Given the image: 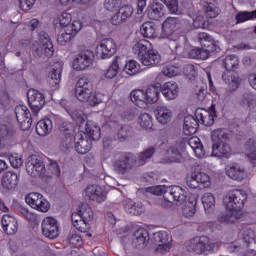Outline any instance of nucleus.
<instances>
[{"mask_svg":"<svg viewBox=\"0 0 256 256\" xmlns=\"http://www.w3.org/2000/svg\"><path fill=\"white\" fill-rule=\"evenodd\" d=\"M186 185L190 189H205V187L211 185V177L205 172H194L187 177Z\"/></svg>","mask_w":256,"mask_h":256,"instance_id":"8","label":"nucleus"},{"mask_svg":"<svg viewBox=\"0 0 256 256\" xmlns=\"http://www.w3.org/2000/svg\"><path fill=\"white\" fill-rule=\"evenodd\" d=\"M79 216L80 223H82V225H87L89 222L93 221L95 214L89 204L84 203L80 206Z\"/></svg>","mask_w":256,"mask_h":256,"instance_id":"27","label":"nucleus"},{"mask_svg":"<svg viewBox=\"0 0 256 256\" xmlns=\"http://www.w3.org/2000/svg\"><path fill=\"white\" fill-rule=\"evenodd\" d=\"M74 143H75V149L77 153H79L80 155H85L89 153V151H91V142H89V140L87 139H83V137L78 138L77 142H75V138H74L73 144Z\"/></svg>","mask_w":256,"mask_h":256,"instance_id":"38","label":"nucleus"},{"mask_svg":"<svg viewBox=\"0 0 256 256\" xmlns=\"http://www.w3.org/2000/svg\"><path fill=\"white\" fill-rule=\"evenodd\" d=\"M133 243H135L139 249H145L147 243H149V231L143 228L136 230L134 232Z\"/></svg>","mask_w":256,"mask_h":256,"instance_id":"24","label":"nucleus"},{"mask_svg":"<svg viewBox=\"0 0 256 256\" xmlns=\"http://www.w3.org/2000/svg\"><path fill=\"white\" fill-rule=\"evenodd\" d=\"M91 95H93V89H75V96L78 99V101H81L82 103H87L91 99Z\"/></svg>","mask_w":256,"mask_h":256,"instance_id":"48","label":"nucleus"},{"mask_svg":"<svg viewBox=\"0 0 256 256\" xmlns=\"http://www.w3.org/2000/svg\"><path fill=\"white\" fill-rule=\"evenodd\" d=\"M11 137H13V129L7 125H0V149L5 148L7 139H11Z\"/></svg>","mask_w":256,"mask_h":256,"instance_id":"44","label":"nucleus"},{"mask_svg":"<svg viewBox=\"0 0 256 256\" xmlns=\"http://www.w3.org/2000/svg\"><path fill=\"white\" fill-rule=\"evenodd\" d=\"M25 201L27 205H29L32 209H36V211H41L42 213H47L51 207L49 201H47V199H45L42 194L37 192L28 194L25 198Z\"/></svg>","mask_w":256,"mask_h":256,"instance_id":"7","label":"nucleus"},{"mask_svg":"<svg viewBox=\"0 0 256 256\" xmlns=\"http://www.w3.org/2000/svg\"><path fill=\"white\" fill-rule=\"evenodd\" d=\"M164 199L172 205H183L187 201V196L180 186H169L164 192Z\"/></svg>","mask_w":256,"mask_h":256,"instance_id":"9","label":"nucleus"},{"mask_svg":"<svg viewBox=\"0 0 256 256\" xmlns=\"http://www.w3.org/2000/svg\"><path fill=\"white\" fill-rule=\"evenodd\" d=\"M117 53V44L113 38H104L96 46V55L100 59H109Z\"/></svg>","mask_w":256,"mask_h":256,"instance_id":"6","label":"nucleus"},{"mask_svg":"<svg viewBox=\"0 0 256 256\" xmlns=\"http://www.w3.org/2000/svg\"><path fill=\"white\" fill-rule=\"evenodd\" d=\"M199 129V120L197 116L188 115L184 118L183 132L186 135H195Z\"/></svg>","mask_w":256,"mask_h":256,"instance_id":"23","label":"nucleus"},{"mask_svg":"<svg viewBox=\"0 0 256 256\" xmlns=\"http://www.w3.org/2000/svg\"><path fill=\"white\" fill-rule=\"evenodd\" d=\"M165 15V6L161 2H155L150 6L149 17L154 21L161 19Z\"/></svg>","mask_w":256,"mask_h":256,"instance_id":"34","label":"nucleus"},{"mask_svg":"<svg viewBox=\"0 0 256 256\" xmlns=\"http://www.w3.org/2000/svg\"><path fill=\"white\" fill-rule=\"evenodd\" d=\"M226 175L234 181H243L245 178V169L237 166H231L227 171Z\"/></svg>","mask_w":256,"mask_h":256,"instance_id":"39","label":"nucleus"},{"mask_svg":"<svg viewBox=\"0 0 256 256\" xmlns=\"http://www.w3.org/2000/svg\"><path fill=\"white\" fill-rule=\"evenodd\" d=\"M131 137V128L129 126H121L117 133V139L120 143L127 141Z\"/></svg>","mask_w":256,"mask_h":256,"instance_id":"56","label":"nucleus"},{"mask_svg":"<svg viewBox=\"0 0 256 256\" xmlns=\"http://www.w3.org/2000/svg\"><path fill=\"white\" fill-rule=\"evenodd\" d=\"M81 29H83V24L81 21H73L72 23L64 26L62 28V32L73 38Z\"/></svg>","mask_w":256,"mask_h":256,"instance_id":"42","label":"nucleus"},{"mask_svg":"<svg viewBox=\"0 0 256 256\" xmlns=\"http://www.w3.org/2000/svg\"><path fill=\"white\" fill-rule=\"evenodd\" d=\"M75 89H80L82 91L86 89H93V83L87 77L82 76L78 79Z\"/></svg>","mask_w":256,"mask_h":256,"instance_id":"58","label":"nucleus"},{"mask_svg":"<svg viewBox=\"0 0 256 256\" xmlns=\"http://www.w3.org/2000/svg\"><path fill=\"white\" fill-rule=\"evenodd\" d=\"M15 115L22 131H28V129H31V125H33V118L31 117V112L27 106H16Z\"/></svg>","mask_w":256,"mask_h":256,"instance_id":"10","label":"nucleus"},{"mask_svg":"<svg viewBox=\"0 0 256 256\" xmlns=\"http://www.w3.org/2000/svg\"><path fill=\"white\" fill-rule=\"evenodd\" d=\"M188 145L189 147H191V149H193L198 159H202V157H205V148L203 147V144L201 143V139H199V137H191L188 140Z\"/></svg>","mask_w":256,"mask_h":256,"instance_id":"33","label":"nucleus"},{"mask_svg":"<svg viewBox=\"0 0 256 256\" xmlns=\"http://www.w3.org/2000/svg\"><path fill=\"white\" fill-rule=\"evenodd\" d=\"M203 12L208 19H215L219 15V7H217V1L215 0H203Z\"/></svg>","mask_w":256,"mask_h":256,"instance_id":"26","label":"nucleus"},{"mask_svg":"<svg viewBox=\"0 0 256 256\" xmlns=\"http://www.w3.org/2000/svg\"><path fill=\"white\" fill-rule=\"evenodd\" d=\"M163 23L175 33L179 29V25H181V20L178 17H168Z\"/></svg>","mask_w":256,"mask_h":256,"instance_id":"62","label":"nucleus"},{"mask_svg":"<svg viewBox=\"0 0 256 256\" xmlns=\"http://www.w3.org/2000/svg\"><path fill=\"white\" fill-rule=\"evenodd\" d=\"M1 223L6 235H15V233H17V219H15V217L5 214L2 216Z\"/></svg>","mask_w":256,"mask_h":256,"instance_id":"22","label":"nucleus"},{"mask_svg":"<svg viewBox=\"0 0 256 256\" xmlns=\"http://www.w3.org/2000/svg\"><path fill=\"white\" fill-rule=\"evenodd\" d=\"M40 41L41 44L38 48L34 50V55L36 57H53V53H55V49L53 48V42L49 38V34L47 32L40 33Z\"/></svg>","mask_w":256,"mask_h":256,"instance_id":"11","label":"nucleus"},{"mask_svg":"<svg viewBox=\"0 0 256 256\" xmlns=\"http://www.w3.org/2000/svg\"><path fill=\"white\" fill-rule=\"evenodd\" d=\"M154 245H161L163 243H167L169 241V234L165 231L155 232L151 239Z\"/></svg>","mask_w":256,"mask_h":256,"instance_id":"51","label":"nucleus"},{"mask_svg":"<svg viewBox=\"0 0 256 256\" xmlns=\"http://www.w3.org/2000/svg\"><path fill=\"white\" fill-rule=\"evenodd\" d=\"M156 119L161 125H167L171 121V110L167 109V107L158 108Z\"/></svg>","mask_w":256,"mask_h":256,"instance_id":"43","label":"nucleus"},{"mask_svg":"<svg viewBox=\"0 0 256 256\" xmlns=\"http://www.w3.org/2000/svg\"><path fill=\"white\" fill-rule=\"evenodd\" d=\"M187 249L196 255H201L207 251H213V245L209 243V237L196 236L189 241Z\"/></svg>","mask_w":256,"mask_h":256,"instance_id":"5","label":"nucleus"},{"mask_svg":"<svg viewBox=\"0 0 256 256\" xmlns=\"http://www.w3.org/2000/svg\"><path fill=\"white\" fill-rule=\"evenodd\" d=\"M228 131L225 133V141L229 139H239L237 133H239V119L234 118L231 123L228 124Z\"/></svg>","mask_w":256,"mask_h":256,"instance_id":"41","label":"nucleus"},{"mask_svg":"<svg viewBox=\"0 0 256 256\" xmlns=\"http://www.w3.org/2000/svg\"><path fill=\"white\" fill-rule=\"evenodd\" d=\"M198 41L201 45V48L206 51L208 55L209 53H217L219 51V46H217L215 40H213V37L205 32L198 34Z\"/></svg>","mask_w":256,"mask_h":256,"instance_id":"17","label":"nucleus"},{"mask_svg":"<svg viewBox=\"0 0 256 256\" xmlns=\"http://www.w3.org/2000/svg\"><path fill=\"white\" fill-rule=\"evenodd\" d=\"M85 133L92 141H99L101 139V128L93 123H86Z\"/></svg>","mask_w":256,"mask_h":256,"instance_id":"37","label":"nucleus"},{"mask_svg":"<svg viewBox=\"0 0 256 256\" xmlns=\"http://www.w3.org/2000/svg\"><path fill=\"white\" fill-rule=\"evenodd\" d=\"M138 123L143 129H151L153 127V118L149 114L144 113L140 115Z\"/></svg>","mask_w":256,"mask_h":256,"instance_id":"54","label":"nucleus"},{"mask_svg":"<svg viewBox=\"0 0 256 256\" xmlns=\"http://www.w3.org/2000/svg\"><path fill=\"white\" fill-rule=\"evenodd\" d=\"M244 151L251 164L256 167V140L250 138L244 144Z\"/></svg>","mask_w":256,"mask_h":256,"instance_id":"29","label":"nucleus"},{"mask_svg":"<svg viewBox=\"0 0 256 256\" xmlns=\"http://www.w3.org/2000/svg\"><path fill=\"white\" fill-rule=\"evenodd\" d=\"M26 171L31 177H51V175H59V165L52 162L45 168V163L37 155L29 156L26 160Z\"/></svg>","mask_w":256,"mask_h":256,"instance_id":"2","label":"nucleus"},{"mask_svg":"<svg viewBox=\"0 0 256 256\" xmlns=\"http://www.w3.org/2000/svg\"><path fill=\"white\" fill-rule=\"evenodd\" d=\"M161 95V89L157 86H150L146 89V103H157Z\"/></svg>","mask_w":256,"mask_h":256,"instance_id":"40","label":"nucleus"},{"mask_svg":"<svg viewBox=\"0 0 256 256\" xmlns=\"http://www.w3.org/2000/svg\"><path fill=\"white\" fill-rule=\"evenodd\" d=\"M155 146H150L146 148L144 151L138 153L135 155V161L137 167H141V165H145L153 155H155Z\"/></svg>","mask_w":256,"mask_h":256,"instance_id":"28","label":"nucleus"},{"mask_svg":"<svg viewBox=\"0 0 256 256\" xmlns=\"http://www.w3.org/2000/svg\"><path fill=\"white\" fill-rule=\"evenodd\" d=\"M61 73H63V67L60 64L56 65L52 68V70L48 73L47 81L51 87H56L61 83Z\"/></svg>","mask_w":256,"mask_h":256,"instance_id":"32","label":"nucleus"},{"mask_svg":"<svg viewBox=\"0 0 256 256\" xmlns=\"http://www.w3.org/2000/svg\"><path fill=\"white\" fill-rule=\"evenodd\" d=\"M213 143H225V129L218 128L212 132Z\"/></svg>","mask_w":256,"mask_h":256,"instance_id":"60","label":"nucleus"},{"mask_svg":"<svg viewBox=\"0 0 256 256\" xmlns=\"http://www.w3.org/2000/svg\"><path fill=\"white\" fill-rule=\"evenodd\" d=\"M135 167H138L135 154L131 152L124 153L112 163V169L117 175H127V173H131Z\"/></svg>","mask_w":256,"mask_h":256,"instance_id":"4","label":"nucleus"},{"mask_svg":"<svg viewBox=\"0 0 256 256\" xmlns=\"http://www.w3.org/2000/svg\"><path fill=\"white\" fill-rule=\"evenodd\" d=\"M93 59H95L93 51L83 50L76 56L73 63V68L76 71H85L87 67H91V65H93Z\"/></svg>","mask_w":256,"mask_h":256,"instance_id":"14","label":"nucleus"},{"mask_svg":"<svg viewBox=\"0 0 256 256\" xmlns=\"http://www.w3.org/2000/svg\"><path fill=\"white\" fill-rule=\"evenodd\" d=\"M53 129V122L51 119H43L36 124V133L40 137H46Z\"/></svg>","mask_w":256,"mask_h":256,"instance_id":"31","label":"nucleus"},{"mask_svg":"<svg viewBox=\"0 0 256 256\" xmlns=\"http://www.w3.org/2000/svg\"><path fill=\"white\" fill-rule=\"evenodd\" d=\"M151 49V43L149 40L141 39L136 42L132 48L134 55H137L138 59H141Z\"/></svg>","mask_w":256,"mask_h":256,"instance_id":"30","label":"nucleus"},{"mask_svg":"<svg viewBox=\"0 0 256 256\" xmlns=\"http://www.w3.org/2000/svg\"><path fill=\"white\" fill-rule=\"evenodd\" d=\"M195 117L198 120V123H201V125H204L205 127H211V125L215 123V116H213V113L203 108L196 109Z\"/></svg>","mask_w":256,"mask_h":256,"instance_id":"20","label":"nucleus"},{"mask_svg":"<svg viewBox=\"0 0 256 256\" xmlns=\"http://www.w3.org/2000/svg\"><path fill=\"white\" fill-rule=\"evenodd\" d=\"M239 69V58L236 55H228L225 58V70L227 71L226 78V91L233 93L239 89L241 79L239 73L235 72Z\"/></svg>","mask_w":256,"mask_h":256,"instance_id":"3","label":"nucleus"},{"mask_svg":"<svg viewBox=\"0 0 256 256\" xmlns=\"http://www.w3.org/2000/svg\"><path fill=\"white\" fill-rule=\"evenodd\" d=\"M184 203L185 204L182 208V215H184L186 218L193 217L197 211V199L189 198L188 201L186 200Z\"/></svg>","mask_w":256,"mask_h":256,"instance_id":"35","label":"nucleus"},{"mask_svg":"<svg viewBox=\"0 0 256 256\" xmlns=\"http://www.w3.org/2000/svg\"><path fill=\"white\" fill-rule=\"evenodd\" d=\"M133 15V7L130 5L120 6L118 11L111 17L110 23L112 25H121V23H125L127 19Z\"/></svg>","mask_w":256,"mask_h":256,"instance_id":"16","label":"nucleus"},{"mask_svg":"<svg viewBox=\"0 0 256 256\" xmlns=\"http://www.w3.org/2000/svg\"><path fill=\"white\" fill-rule=\"evenodd\" d=\"M121 59V57L117 56L111 66L107 69L106 73H105V77L107 79H115V77H117V74L119 73V60Z\"/></svg>","mask_w":256,"mask_h":256,"instance_id":"45","label":"nucleus"},{"mask_svg":"<svg viewBox=\"0 0 256 256\" xmlns=\"http://www.w3.org/2000/svg\"><path fill=\"white\" fill-rule=\"evenodd\" d=\"M188 56L190 57V59H202L203 61L205 59H209V54L207 53V51H204L202 48L191 49L188 52Z\"/></svg>","mask_w":256,"mask_h":256,"instance_id":"50","label":"nucleus"},{"mask_svg":"<svg viewBox=\"0 0 256 256\" xmlns=\"http://www.w3.org/2000/svg\"><path fill=\"white\" fill-rule=\"evenodd\" d=\"M42 235L47 239H57L59 237V223L53 217H46L41 225Z\"/></svg>","mask_w":256,"mask_h":256,"instance_id":"12","label":"nucleus"},{"mask_svg":"<svg viewBox=\"0 0 256 256\" xmlns=\"http://www.w3.org/2000/svg\"><path fill=\"white\" fill-rule=\"evenodd\" d=\"M17 185H19V176L17 173L8 171L4 173L2 177V187L7 191H13L17 189Z\"/></svg>","mask_w":256,"mask_h":256,"instance_id":"18","label":"nucleus"},{"mask_svg":"<svg viewBox=\"0 0 256 256\" xmlns=\"http://www.w3.org/2000/svg\"><path fill=\"white\" fill-rule=\"evenodd\" d=\"M60 131L66 137V148L71 149V147H73V143H75V137L73 136V124L69 122H63L60 126Z\"/></svg>","mask_w":256,"mask_h":256,"instance_id":"25","label":"nucleus"},{"mask_svg":"<svg viewBox=\"0 0 256 256\" xmlns=\"http://www.w3.org/2000/svg\"><path fill=\"white\" fill-rule=\"evenodd\" d=\"M212 155L218 159L225 157V142L213 143Z\"/></svg>","mask_w":256,"mask_h":256,"instance_id":"52","label":"nucleus"},{"mask_svg":"<svg viewBox=\"0 0 256 256\" xmlns=\"http://www.w3.org/2000/svg\"><path fill=\"white\" fill-rule=\"evenodd\" d=\"M242 239L247 246L251 245V243L255 242V231L251 228L243 230Z\"/></svg>","mask_w":256,"mask_h":256,"instance_id":"59","label":"nucleus"},{"mask_svg":"<svg viewBox=\"0 0 256 256\" xmlns=\"http://www.w3.org/2000/svg\"><path fill=\"white\" fill-rule=\"evenodd\" d=\"M143 211H145V209L141 202L130 203V207L128 208V213H130V215H141Z\"/></svg>","mask_w":256,"mask_h":256,"instance_id":"61","label":"nucleus"},{"mask_svg":"<svg viewBox=\"0 0 256 256\" xmlns=\"http://www.w3.org/2000/svg\"><path fill=\"white\" fill-rule=\"evenodd\" d=\"M202 204L204 205L205 211L211 213V211H213V207H215V196L211 193H205L202 196Z\"/></svg>","mask_w":256,"mask_h":256,"instance_id":"46","label":"nucleus"},{"mask_svg":"<svg viewBox=\"0 0 256 256\" xmlns=\"http://www.w3.org/2000/svg\"><path fill=\"white\" fill-rule=\"evenodd\" d=\"M139 61H141L142 65H145L146 67H154V65H159L161 55H159L158 51L150 48L146 54L139 58Z\"/></svg>","mask_w":256,"mask_h":256,"instance_id":"21","label":"nucleus"},{"mask_svg":"<svg viewBox=\"0 0 256 256\" xmlns=\"http://www.w3.org/2000/svg\"><path fill=\"white\" fill-rule=\"evenodd\" d=\"M27 99L29 107L35 114L39 113L42 107H45V95L36 89L28 90Z\"/></svg>","mask_w":256,"mask_h":256,"instance_id":"13","label":"nucleus"},{"mask_svg":"<svg viewBox=\"0 0 256 256\" xmlns=\"http://www.w3.org/2000/svg\"><path fill=\"white\" fill-rule=\"evenodd\" d=\"M140 31L143 37H147L148 39H153L154 37H157V26L153 22L143 23Z\"/></svg>","mask_w":256,"mask_h":256,"instance_id":"36","label":"nucleus"},{"mask_svg":"<svg viewBox=\"0 0 256 256\" xmlns=\"http://www.w3.org/2000/svg\"><path fill=\"white\" fill-rule=\"evenodd\" d=\"M226 199L228 202L226 203L225 223H237L243 217L241 210L245 207L247 192L239 189L230 190L226 194Z\"/></svg>","mask_w":256,"mask_h":256,"instance_id":"1","label":"nucleus"},{"mask_svg":"<svg viewBox=\"0 0 256 256\" xmlns=\"http://www.w3.org/2000/svg\"><path fill=\"white\" fill-rule=\"evenodd\" d=\"M121 8V0H105L104 1V9L113 13L115 11H119Z\"/></svg>","mask_w":256,"mask_h":256,"instance_id":"55","label":"nucleus"},{"mask_svg":"<svg viewBox=\"0 0 256 256\" xmlns=\"http://www.w3.org/2000/svg\"><path fill=\"white\" fill-rule=\"evenodd\" d=\"M70 117L79 126L83 125V123L87 121V116H85V113L83 112V110H73L72 112H70Z\"/></svg>","mask_w":256,"mask_h":256,"instance_id":"53","label":"nucleus"},{"mask_svg":"<svg viewBox=\"0 0 256 256\" xmlns=\"http://www.w3.org/2000/svg\"><path fill=\"white\" fill-rule=\"evenodd\" d=\"M130 99L132 103L135 105H139L140 103H146V92L143 90H133L130 93Z\"/></svg>","mask_w":256,"mask_h":256,"instance_id":"47","label":"nucleus"},{"mask_svg":"<svg viewBox=\"0 0 256 256\" xmlns=\"http://www.w3.org/2000/svg\"><path fill=\"white\" fill-rule=\"evenodd\" d=\"M140 69H141V66L135 60L128 61L124 67V71L127 73V75H131V76L137 75Z\"/></svg>","mask_w":256,"mask_h":256,"instance_id":"49","label":"nucleus"},{"mask_svg":"<svg viewBox=\"0 0 256 256\" xmlns=\"http://www.w3.org/2000/svg\"><path fill=\"white\" fill-rule=\"evenodd\" d=\"M160 91L167 101H173L179 95V86L176 82H166L160 87Z\"/></svg>","mask_w":256,"mask_h":256,"instance_id":"19","label":"nucleus"},{"mask_svg":"<svg viewBox=\"0 0 256 256\" xmlns=\"http://www.w3.org/2000/svg\"><path fill=\"white\" fill-rule=\"evenodd\" d=\"M85 197L89 201H96V203H103L107 199V192L97 185L87 186L85 189Z\"/></svg>","mask_w":256,"mask_h":256,"instance_id":"15","label":"nucleus"},{"mask_svg":"<svg viewBox=\"0 0 256 256\" xmlns=\"http://www.w3.org/2000/svg\"><path fill=\"white\" fill-rule=\"evenodd\" d=\"M68 243L72 245V247H81L83 245V238L79 234H69Z\"/></svg>","mask_w":256,"mask_h":256,"instance_id":"64","label":"nucleus"},{"mask_svg":"<svg viewBox=\"0 0 256 256\" xmlns=\"http://www.w3.org/2000/svg\"><path fill=\"white\" fill-rule=\"evenodd\" d=\"M163 3L172 15H179L181 13L179 11V0H164Z\"/></svg>","mask_w":256,"mask_h":256,"instance_id":"57","label":"nucleus"},{"mask_svg":"<svg viewBox=\"0 0 256 256\" xmlns=\"http://www.w3.org/2000/svg\"><path fill=\"white\" fill-rule=\"evenodd\" d=\"M165 191H167V187L163 185L151 186L146 188L147 193H152V195H163L165 199Z\"/></svg>","mask_w":256,"mask_h":256,"instance_id":"63","label":"nucleus"}]
</instances>
